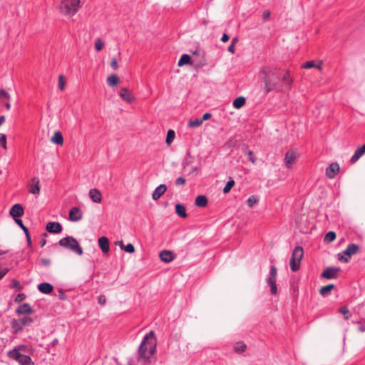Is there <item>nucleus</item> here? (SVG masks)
Instances as JSON below:
<instances>
[{
    "instance_id": "f257e3e1",
    "label": "nucleus",
    "mask_w": 365,
    "mask_h": 365,
    "mask_svg": "<svg viewBox=\"0 0 365 365\" xmlns=\"http://www.w3.org/2000/svg\"><path fill=\"white\" fill-rule=\"evenodd\" d=\"M260 74L264 83V91L266 93L273 91L287 92L292 88L293 79L289 71L263 67L260 70Z\"/></svg>"
},
{
    "instance_id": "f03ea898",
    "label": "nucleus",
    "mask_w": 365,
    "mask_h": 365,
    "mask_svg": "<svg viewBox=\"0 0 365 365\" xmlns=\"http://www.w3.org/2000/svg\"><path fill=\"white\" fill-rule=\"evenodd\" d=\"M156 351V339L153 331L143 337L138 348V360L149 361Z\"/></svg>"
},
{
    "instance_id": "7ed1b4c3",
    "label": "nucleus",
    "mask_w": 365,
    "mask_h": 365,
    "mask_svg": "<svg viewBox=\"0 0 365 365\" xmlns=\"http://www.w3.org/2000/svg\"><path fill=\"white\" fill-rule=\"evenodd\" d=\"M25 348L26 346L24 345L16 346L12 350L8 351L7 356L17 361L19 365H34L29 356L21 353V351H24Z\"/></svg>"
},
{
    "instance_id": "20e7f679",
    "label": "nucleus",
    "mask_w": 365,
    "mask_h": 365,
    "mask_svg": "<svg viewBox=\"0 0 365 365\" xmlns=\"http://www.w3.org/2000/svg\"><path fill=\"white\" fill-rule=\"evenodd\" d=\"M58 245L67 250H69L78 255L83 253V249L76 238L72 236H67L58 241Z\"/></svg>"
},
{
    "instance_id": "39448f33",
    "label": "nucleus",
    "mask_w": 365,
    "mask_h": 365,
    "mask_svg": "<svg viewBox=\"0 0 365 365\" xmlns=\"http://www.w3.org/2000/svg\"><path fill=\"white\" fill-rule=\"evenodd\" d=\"M80 0H63L59 6L60 12L66 16H73L78 10Z\"/></svg>"
},
{
    "instance_id": "423d86ee",
    "label": "nucleus",
    "mask_w": 365,
    "mask_h": 365,
    "mask_svg": "<svg viewBox=\"0 0 365 365\" xmlns=\"http://www.w3.org/2000/svg\"><path fill=\"white\" fill-rule=\"evenodd\" d=\"M303 256V248L300 246H297L292 252L289 261L290 269L292 272H296L299 269L300 261Z\"/></svg>"
},
{
    "instance_id": "0eeeda50",
    "label": "nucleus",
    "mask_w": 365,
    "mask_h": 365,
    "mask_svg": "<svg viewBox=\"0 0 365 365\" xmlns=\"http://www.w3.org/2000/svg\"><path fill=\"white\" fill-rule=\"evenodd\" d=\"M34 322V319L29 317H25L19 319H13L11 325L15 334L21 331L24 327L30 326Z\"/></svg>"
},
{
    "instance_id": "6e6552de",
    "label": "nucleus",
    "mask_w": 365,
    "mask_h": 365,
    "mask_svg": "<svg viewBox=\"0 0 365 365\" xmlns=\"http://www.w3.org/2000/svg\"><path fill=\"white\" fill-rule=\"evenodd\" d=\"M277 271V268L274 265H271L269 268V273L267 277V283L270 287V291L272 294H276L277 293V287L276 284Z\"/></svg>"
},
{
    "instance_id": "1a4fd4ad",
    "label": "nucleus",
    "mask_w": 365,
    "mask_h": 365,
    "mask_svg": "<svg viewBox=\"0 0 365 365\" xmlns=\"http://www.w3.org/2000/svg\"><path fill=\"white\" fill-rule=\"evenodd\" d=\"M359 250V247L358 245L354 243L349 244L343 252V254L347 255L348 257H344L341 253H339L338 254V259L344 262H348L349 261V257L355 255Z\"/></svg>"
},
{
    "instance_id": "9d476101",
    "label": "nucleus",
    "mask_w": 365,
    "mask_h": 365,
    "mask_svg": "<svg viewBox=\"0 0 365 365\" xmlns=\"http://www.w3.org/2000/svg\"><path fill=\"white\" fill-rule=\"evenodd\" d=\"M299 157L298 153L296 150H289L285 153L284 165L288 169L292 168L293 164L296 162Z\"/></svg>"
},
{
    "instance_id": "9b49d317",
    "label": "nucleus",
    "mask_w": 365,
    "mask_h": 365,
    "mask_svg": "<svg viewBox=\"0 0 365 365\" xmlns=\"http://www.w3.org/2000/svg\"><path fill=\"white\" fill-rule=\"evenodd\" d=\"M339 271V267H329L323 271L321 277L327 279H336Z\"/></svg>"
},
{
    "instance_id": "f8f14e48",
    "label": "nucleus",
    "mask_w": 365,
    "mask_h": 365,
    "mask_svg": "<svg viewBox=\"0 0 365 365\" xmlns=\"http://www.w3.org/2000/svg\"><path fill=\"white\" fill-rule=\"evenodd\" d=\"M24 213V207L20 204L14 205L9 211V214L13 217L14 221H16V220H19V217H21Z\"/></svg>"
},
{
    "instance_id": "ddd939ff",
    "label": "nucleus",
    "mask_w": 365,
    "mask_h": 365,
    "mask_svg": "<svg viewBox=\"0 0 365 365\" xmlns=\"http://www.w3.org/2000/svg\"><path fill=\"white\" fill-rule=\"evenodd\" d=\"M11 96L4 89H0V106H5L6 110L11 108L10 104Z\"/></svg>"
},
{
    "instance_id": "4468645a",
    "label": "nucleus",
    "mask_w": 365,
    "mask_h": 365,
    "mask_svg": "<svg viewBox=\"0 0 365 365\" xmlns=\"http://www.w3.org/2000/svg\"><path fill=\"white\" fill-rule=\"evenodd\" d=\"M339 171V165L337 163H331L326 169V175L329 179H333Z\"/></svg>"
},
{
    "instance_id": "2eb2a0df",
    "label": "nucleus",
    "mask_w": 365,
    "mask_h": 365,
    "mask_svg": "<svg viewBox=\"0 0 365 365\" xmlns=\"http://www.w3.org/2000/svg\"><path fill=\"white\" fill-rule=\"evenodd\" d=\"M83 217V213L78 207H73L69 211V220L72 222L80 221Z\"/></svg>"
},
{
    "instance_id": "dca6fc26",
    "label": "nucleus",
    "mask_w": 365,
    "mask_h": 365,
    "mask_svg": "<svg viewBox=\"0 0 365 365\" xmlns=\"http://www.w3.org/2000/svg\"><path fill=\"white\" fill-rule=\"evenodd\" d=\"M62 229L61 225L57 222H50L47 223L46 226V231L52 234L60 233L62 231Z\"/></svg>"
},
{
    "instance_id": "f3484780",
    "label": "nucleus",
    "mask_w": 365,
    "mask_h": 365,
    "mask_svg": "<svg viewBox=\"0 0 365 365\" xmlns=\"http://www.w3.org/2000/svg\"><path fill=\"white\" fill-rule=\"evenodd\" d=\"M88 195L91 200L96 203H100L102 201V194L96 188L91 189Z\"/></svg>"
},
{
    "instance_id": "a211bd4d",
    "label": "nucleus",
    "mask_w": 365,
    "mask_h": 365,
    "mask_svg": "<svg viewBox=\"0 0 365 365\" xmlns=\"http://www.w3.org/2000/svg\"><path fill=\"white\" fill-rule=\"evenodd\" d=\"M98 242L101 251L104 254L108 253L110 250L108 239L106 237L103 236L98 238Z\"/></svg>"
},
{
    "instance_id": "6ab92c4d",
    "label": "nucleus",
    "mask_w": 365,
    "mask_h": 365,
    "mask_svg": "<svg viewBox=\"0 0 365 365\" xmlns=\"http://www.w3.org/2000/svg\"><path fill=\"white\" fill-rule=\"evenodd\" d=\"M167 186L165 184L158 185L152 194V197L154 200H157L165 192Z\"/></svg>"
},
{
    "instance_id": "aec40b11",
    "label": "nucleus",
    "mask_w": 365,
    "mask_h": 365,
    "mask_svg": "<svg viewBox=\"0 0 365 365\" xmlns=\"http://www.w3.org/2000/svg\"><path fill=\"white\" fill-rule=\"evenodd\" d=\"M120 96L127 103H131L134 100V96L127 88H122L120 89Z\"/></svg>"
},
{
    "instance_id": "412c9836",
    "label": "nucleus",
    "mask_w": 365,
    "mask_h": 365,
    "mask_svg": "<svg viewBox=\"0 0 365 365\" xmlns=\"http://www.w3.org/2000/svg\"><path fill=\"white\" fill-rule=\"evenodd\" d=\"M159 257L161 261L168 263L174 259L173 253L169 250H163L159 254Z\"/></svg>"
},
{
    "instance_id": "4be33fe9",
    "label": "nucleus",
    "mask_w": 365,
    "mask_h": 365,
    "mask_svg": "<svg viewBox=\"0 0 365 365\" xmlns=\"http://www.w3.org/2000/svg\"><path fill=\"white\" fill-rule=\"evenodd\" d=\"M364 154H365V147L364 145H362V146L358 148L355 150L354 155L351 158L350 163L351 164L356 163L359 160V158Z\"/></svg>"
},
{
    "instance_id": "5701e85b",
    "label": "nucleus",
    "mask_w": 365,
    "mask_h": 365,
    "mask_svg": "<svg viewBox=\"0 0 365 365\" xmlns=\"http://www.w3.org/2000/svg\"><path fill=\"white\" fill-rule=\"evenodd\" d=\"M38 289L43 294H49L53 291V287L48 282H43L38 285Z\"/></svg>"
},
{
    "instance_id": "b1692460",
    "label": "nucleus",
    "mask_w": 365,
    "mask_h": 365,
    "mask_svg": "<svg viewBox=\"0 0 365 365\" xmlns=\"http://www.w3.org/2000/svg\"><path fill=\"white\" fill-rule=\"evenodd\" d=\"M16 313L19 314H30L33 312V309L30 305L27 303L20 304L16 309Z\"/></svg>"
},
{
    "instance_id": "393cba45",
    "label": "nucleus",
    "mask_w": 365,
    "mask_h": 365,
    "mask_svg": "<svg viewBox=\"0 0 365 365\" xmlns=\"http://www.w3.org/2000/svg\"><path fill=\"white\" fill-rule=\"evenodd\" d=\"M31 180L35 184L30 186L29 192L34 195H38L40 192L39 180L38 178L34 177L31 179Z\"/></svg>"
},
{
    "instance_id": "a878e982",
    "label": "nucleus",
    "mask_w": 365,
    "mask_h": 365,
    "mask_svg": "<svg viewBox=\"0 0 365 365\" xmlns=\"http://www.w3.org/2000/svg\"><path fill=\"white\" fill-rule=\"evenodd\" d=\"M355 311L359 316L360 319L365 322V301L359 304L356 308Z\"/></svg>"
},
{
    "instance_id": "bb28decb",
    "label": "nucleus",
    "mask_w": 365,
    "mask_h": 365,
    "mask_svg": "<svg viewBox=\"0 0 365 365\" xmlns=\"http://www.w3.org/2000/svg\"><path fill=\"white\" fill-rule=\"evenodd\" d=\"M196 206L200 207H204L207 205V199L205 195H198L196 197L195 200Z\"/></svg>"
},
{
    "instance_id": "cd10ccee",
    "label": "nucleus",
    "mask_w": 365,
    "mask_h": 365,
    "mask_svg": "<svg viewBox=\"0 0 365 365\" xmlns=\"http://www.w3.org/2000/svg\"><path fill=\"white\" fill-rule=\"evenodd\" d=\"M175 212L179 217L182 218H185L187 216L185 207L182 204L178 203L175 205Z\"/></svg>"
},
{
    "instance_id": "c85d7f7f",
    "label": "nucleus",
    "mask_w": 365,
    "mask_h": 365,
    "mask_svg": "<svg viewBox=\"0 0 365 365\" xmlns=\"http://www.w3.org/2000/svg\"><path fill=\"white\" fill-rule=\"evenodd\" d=\"M53 143L62 145L63 143V137L60 131H56L51 139Z\"/></svg>"
},
{
    "instance_id": "c756f323",
    "label": "nucleus",
    "mask_w": 365,
    "mask_h": 365,
    "mask_svg": "<svg viewBox=\"0 0 365 365\" xmlns=\"http://www.w3.org/2000/svg\"><path fill=\"white\" fill-rule=\"evenodd\" d=\"M334 287L335 286L333 284L324 286L319 289V294L323 297H327L329 294L330 292L334 289Z\"/></svg>"
},
{
    "instance_id": "7c9ffc66",
    "label": "nucleus",
    "mask_w": 365,
    "mask_h": 365,
    "mask_svg": "<svg viewBox=\"0 0 365 365\" xmlns=\"http://www.w3.org/2000/svg\"><path fill=\"white\" fill-rule=\"evenodd\" d=\"M245 98L243 96H240L234 100L232 105L235 108L239 109L245 104Z\"/></svg>"
},
{
    "instance_id": "2f4dec72",
    "label": "nucleus",
    "mask_w": 365,
    "mask_h": 365,
    "mask_svg": "<svg viewBox=\"0 0 365 365\" xmlns=\"http://www.w3.org/2000/svg\"><path fill=\"white\" fill-rule=\"evenodd\" d=\"M118 81H119V78L115 74L110 75L107 78V83H108V86H111V87L115 86L118 84Z\"/></svg>"
},
{
    "instance_id": "473e14b6",
    "label": "nucleus",
    "mask_w": 365,
    "mask_h": 365,
    "mask_svg": "<svg viewBox=\"0 0 365 365\" xmlns=\"http://www.w3.org/2000/svg\"><path fill=\"white\" fill-rule=\"evenodd\" d=\"M336 237V235L335 233V232L334 231H329L328 232L324 237V242H326V243H330L331 242H333Z\"/></svg>"
},
{
    "instance_id": "72a5a7b5",
    "label": "nucleus",
    "mask_w": 365,
    "mask_h": 365,
    "mask_svg": "<svg viewBox=\"0 0 365 365\" xmlns=\"http://www.w3.org/2000/svg\"><path fill=\"white\" fill-rule=\"evenodd\" d=\"M247 346L243 342H237L234 346V350L236 353L242 354L245 351Z\"/></svg>"
},
{
    "instance_id": "f704fd0d",
    "label": "nucleus",
    "mask_w": 365,
    "mask_h": 365,
    "mask_svg": "<svg viewBox=\"0 0 365 365\" xmlns=\"http://www.w3.org/2000/svg\"><path fill=\"white\" fill-rule=\"evenodd\" d=\"M302 68L304 69H309L312 68H317L318 69H322V63L319 65H316L313 61H307L302 65Z\"/></svg>"
},
{
    "instance_id": "c9c22d12",
    "label": "nucleus",
    "mask_w": 365,
    "mask_h": 365,
    "mask_svg": "<svg viewBox=\"0 0 365 365\" xmlns=\"http://www.w3.org/2000/svg\"><path fill=\"white\" fill-rule=\"evenodd\" d=\"M190 56L188 54H182L178 63V66H182L185 64H188L190 61Z\"/></svg>"
},
{
    "instance_id": "e433bc0d",
    "label": "nucleus",
    "mask_w": 365,
    "mask_h": 365,
    "mask_svg": "<svg viewBox=\"0 0 365 365\" xmlns=\"http://www.w3.org/2000/svg\"><path fill=\"white\" fill-rule=\"evenodd\" d=\"M235 180L232 178H230V180L227 182V184L223 188V192L228 193L235 185Z\"/></svg>"
},
{
    "instance_id": "4c0bfd02",
    "label": "nucleus",
    "mask_w": 365,
    "mask_h": 365,
    "mask_svg": "<svg viewBox=\"0 0 365 365\" xmlns=\"http://www.w3.org/2000/svg\"><path fill=\"white\" fill-rule=\"evenodd\" d=\"M202 120H201L200 118H195L194 120H190L189 122H188V127L189 128H197V127H199L202 125Z\"/></svg>"
},
{
    "instance_id": "58836bf2",
    "label": "nucleus",
    "mask_w": 365,
    "mask_h": 365,
    "mask_svg": "<svg viewBox=\"0 0 365 365\" xmlns=\"http://www.w3.org/2000/svg\"><path fill=\"white\" fill-rule=\"evenodd\" d=\"M175 136V131L173 130H169L167 133V136H166V140H165L166 143L170 144L173 141Z\"/></svg>"
},
{
    "instance_id": "ea45409f",
    "label": "nucleus",
    "mask_w": 365,
    "mask_h": 365,
    "mask_svg": "<svg viewBox=\"0 0 365 365\" xmlns=\"http://www.w3.org/2000/svg\"><path fill=\"white\" fill-rule=\"evenodd\" d=\"M258 202V198L255 196V195H252L250 196L247 200V204L248 205L249 207H253L255 205H256Z\"/></svg>"
},
{
    "instance_id": "a19ab883",
    "label": "nucleus",
    "mask_w": 365,
    "mask_h": 365,
    "mask_svg": "<svg viewBox=\"0 0 365 365\" xmlns=\"http://www.w3.org/2000/svg\"><path fill=\"white\" fill-rule=\"evenodd\" d=\"M192 163V157L190 155V153L188 152L187 153L186 158L182 162V167L185 168L187 166L190 165Z\"/></svg>"
},
{
    "instance_id": "79ce46f5",
    "label": "nucleus",
    "mask_w": 365,
    "mask_h": 365,
    "mask_svg": "<svg viewBox=\"0 0 365 365\" xmlns=\"http://www.w3.org/2000/svg\"><path fill=\"white\" fill-rule=\"evenodd\" d=\"M339 312L344 315L346 319H349L350 317L349 309L346 307H342L339 309Z\"/></svg>"
},
{
    "instance_id": "37998d69",
    "label": "nucleus",
    "mask_w": 365,
    "mask_h": 365,
    "mask_svg": "<svg viewBox=\"0 0 365 365\" xmlns=\"http://www.w3.org/2000/svg\"><path fill=\"white\" fill-rule=\"evenodd\" d=\"M123 250L128 253H133L135 252V247L131 243H128L127 245L124 246Z\"/></svg>"
},
{
    "instance_id": "c03bdc74",
    "label": "nucleus",
    "mask_w": 365,
    "mask_h": 365,
    "mask_svg": "<svg viewBox=\"0 0 365 365\" xmlns=\"http://www.w3.org/2000/svg\"><path fill=\"white\" fill-rule=\"evenodd\" d=\"M0 144L3 148L6 149V136L5 134L0 133Z\"/></svg>"
},
{
    "instance_id": "a18cd8bd",
    "label": "nucleus",
    "mask_w": 365,
    "mask_h": 365,
    "mask_svg": "<svg viewBox=\"0 0 365 365\" xmlns=\"http://www.w3.org/2000/svg\"><path fill=\"white\" fill-rule=\"evenodd\" d=\"M246 154L250 157L249 160L252 162V163L255 164L257 163V158L254 155V153L252 150H247Z\"/></svg>"
},
{
    "instance_id": "49530a36",
    "label": "nucleus",
    "mask_w": 365,
    "mask_h": 365,
    "mask_svg": "<svg viewBox=\"0 0 365 365\" xmlns=\"http://www.w3.org/2000/svg\"><path fill=\"white\" fill-rule=\"evenodd\" d=\"M15 222L23 230L24 233L29 232V229L24 225L22 220L21 219L16 220Z\"/></svg>"
},
{
    "instance_id": "de8ad7c7",
    "label": "nucleus",
    "mask_w": 365,
    "mask_h": 365,
    "mask_svg": "<svg viewBox=\"0 0 365 365\" xmlns=\"http://www.w3.org/2000/svg\"><path fill=\"white\" fill-rule=\"evenodd\" d=\"M65 87V81L63 76L61 75L58 77V88L61 91L64 89Z\"/></svg>"
},
{
    "instance_id": "09e8293b",
    "label": "nucleus",
    "mask_w": 365,
    "mask_h": 365,
    "mask_svg": "<svg viewBox=\"0 0 365 365\" xmlns=\"http://www.w3.org/2000/svg\"><path fill=\"white\" fill-rule=\"evenodd\" d=\"M103 46V42L100 38L97 39L95 42V48L99 51L102 49Z\"/></svg>"
},
{
    "instance_id": "8fccbe9b",
    "label": "nucleus",
    "mask_w": 365,
    "mask_h": 365,
    "mask_svg": "<svg viewBox=\"0 0 365 365\" xmlns=\"http://www.w3.org/2000/svg\"><path fill=\"white\" fill-rule=\"evenodd\" d=\"M185 182L186 180L183 177H179L175 181V183L177 186L183 185L185 184Z\"/></svg>"
},
{
    "instance_id": "3c124183",
    "label": "nucleus",
    "mask_w": 365,
    "mask_h": 365,
    "mask_svg": "<svg viewBox=\"0 0 365 365\" xmlns=\"http://www.w3.org/2000/svg\"><path fill=\"white\" fill-rule=\"evenodd\" d=\"M26 299V295L24 293H20L16 297L14 302L19 303Z\"/></svg>"
},
{
    "instance_id": "603ef678",
    "label": "nucleus",
    "mask_w": 365,
    "mask_h": 365,
    "mask_svg": "<svg viewBox=\"0 0 365 365\" xmlns=\"http://www.w3.org/2000/svg\"><path fill=\"white\" fill-rule=\"evenodd\" d=\"M11 288H16V289H21V287L20 285L19 282L16 280V279H12L11 280Z\"/></svg>"
},
{
    "instance_id": "864d4df0",
    "label": "nucleus",
    "mask_w": 365,
    "mask_h": 365,
    "mask_svg": "<svg viewBox=\"0 0 365 365\" xmlns=\"http://www.w3.org/2000/svg\"><path fill=\"white\" fill-rule=\"evenodd\" d=\"M110 66L113 70H117L118 68V61L115 58H112L110 61Z\"/></svg>"
},
{
    "instance_id": "5fc2aeb1",
    "label": "nucleus",
    "mask_w": 365,
    "mask_h": 365,
    "mask_svg": "<svg viewBox=\"0 0 365 365\" xmlns=\"http://www.w3.org/2000/svg\"><path fill=\"white\" fill-rule=\"evenodd\" d=\"M98 303L100 304L104 305L106 304V296L103 295V294L98 296Z\"/></svg>"
},
{
    "instance_id": "6e6d98bb",
    "label": "nucleus",
    "mask_w": 365,
    "mask_h": 365,
    "mask_svg": "<svg viewBox=\"0 0 365 365\" xmlns=\"http://www.w3.org/2000/svg\"><path fill=\"white\" fill-rule=\"evenodd\" d=\"M353 323L359 324L358 329L360 332L365 331V326L361 324V320L357 321V322H353Z\"/></svg>"
},
{
    "instance_id": "4d7b16f0",
    "label": "nucleus",
    "mask_w": 365,
    "mask_h": 365,
    "mask_svg": "<svg viewBox=\"0 0 365 365\" xmlns=\"http://www.w3.org/2000/svg\"><path fill=\"white\" fill-rule=\"evenodd\" d=\"M9 268H4L0 270V280L9 272Z\"/></svg>"
},
{
    "instance_id": "13d9d810",
    "label": "nucleus",
    "mask_w": 365,
    "mask_h": 365,
    "mask_svg": "<svg viewBox=\"0 0 365 365\" xmlns=\"http://www.w3.org/2000/svg\"><path fill=\"white\" fill-rule=\"evenodd\" d=\"M41 264L45 267H48L51 264V260L49 259H41Z\"/></svg>"
},
{
    "instance_id": "bf43d9fd",
    "label": "nucleus",
    "mask_w": 365,
    "mask_h": 365,
    "mask_svg": "<svg viewBox=\"0 0 365 365\" xmlns=\"http://www.w3.org/2000/svg\"><path fill=\"white\" fill-rule=\"evenodd\" d=\"M47 236H48V235H47V234H46V233H44V234L43 235V237L40 240V242H39V243H40V245H41V247H43V246H45V245H46V238H45V237H47Z\"/></svg>"
},
{
    "instance_id": "052dcab7",
    "label": "nucleus",
    "mask_w": 365,
    "mask_h": 365,
    "mask_svg": "<svg viewBox=\"0 0 365 365\" xmlns=\"http://www.w3.org/2000/svg\"><path fill=\"white\" fill-rule=\"evenodd\" d=\"M269 16H270V12H269V11H264V12H263V14H262V18H263V19H264V21L268 20V19H269Z\"/></svg>"
},
{
    "instance_id": "680f3d73",
    "label": "nucleus",
    "mask_w": 365,
    "mask_h": 365,
    "mask_svg": "<svg viewBox=\"0 0 365 365\" xmlns=\"http://www.w3.org/2000/svg\"><path fill=\"white\" fill-rule=\"evenodd\" d=\"M211 116H212L211 113H205L203 114L202 117L200 119L202 120V122H203V121L210 118Z\"/></svg>"
},
{
    "instance_id": "e2e57ef3",
    "label": "nucleus",
    "mask_w": 365,
    "mask_h": 365,
    "mask_svg": "<svg viewBox=\"0 0 365 365\" xmlns=\"http://www.w3.org/2000/svg\"><path fill=\"white\" fill-rule=\"evenodd\" d=\"M229 39H230V36L227 34H224L221 38V41L222 42H227Z\"/></svg>"
},
{
    "instance_id": "0e129e2a",
    "label": "nucleus",
    "mask_w": 365,
    "mask_h": 365,
    "mask_svg": "<svg viewBox=\"0 0 365 365\" xmlns=\"http://www.w3.org/2000/svg\"><path fill=\"white\" fill-rule=\"evenodd\" d=\"M25 235L26 237V241H27L28 245H31V236L29 235V232L25 233Z\"/></svg>"
},
{
    "instance_id": "69168bd1",
    "label": "nucleus",
    "mask_w": 365,
    "mask_h": 365,
    "mask_svg": "<svg viewBox=\"0 0 365 365\" xmlns=\"http://www.w3.org/2000/svg\"><path fill=\"white\" fill-rule=\"evenodd\" d=\"M227 51L232 53H235V45L233 44H230L228 48H227Z\"/></svg>"
},
{
    "instance_id": "338daca9",
    "label": "nucleus",
    "mask_w": 365,
    "mask_h": 365,
    "mask_svg": "<svg viewBox=\"0 0 365 365\" xmlns=\"http://www.w3.org/2000/svg\"><path fill=\"white\" fill-rule=\"evenodd\" d=\"M115 244L117 245H118L120 247L121 250H123L125 245H124L123 241H118V242H115Z\"/></svg>"
},
{
    "instance_id": "774afa93",
    "label": "nucleus",
    "mask_w": 365,
    "mask_h": 365,
    "mask_svg": "<svg viewBox=\"0 0 365 365\" xmlns=\"http://www.w3.org/2000/svg\"><path fill=\"white\" fill-rule=\"evenodd\" d=\"M198 170H199V168L195 166V167L192 168L191 173L197 172Z\"/></svg>"
}]
</instances>
